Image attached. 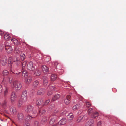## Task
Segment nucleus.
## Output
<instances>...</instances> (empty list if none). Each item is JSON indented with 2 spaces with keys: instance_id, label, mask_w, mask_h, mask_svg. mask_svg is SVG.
<instances>
[{
  "instance_id": "nucleus-8",
  "label": "nucleus",
  "mask_w": 126,
  "mask_h": 126,
  "mask_svg": "<svg viewBox=\"0 0 126 126\" xmlns=\"http://www.w3.org/2000/svg\"><path fill=\"white\" fill-rule=\"evenodd\" d=\"M27 69L33 71L35 68L33 65V63L32 62H30L28 64L27 66Z\"/></svg>"
},
{
  "instance_id": "nucleus-32",
  "label": "nucleus",
  "mask_w": 126,
  "mask_h": 126,
  "mask_svg": "<svg viewBox=\"0 0 126 126\" xmlns=\"http://www.w3.org/2000/svg\"><path fill=\"white\" fill-rule=\"evenodd\" d=\"M20 55L21 60L22 61L23 60L25 57V54L22 52H21V53H20Z\"/></svg>"
},
{
  "instance_id": "nucleus-42",
  "label": "nucleus",
  "mask_w": 126,
  "mask_h": 126,
  "mask_svg": "<svg viewBox=\"0 0 126 126\" xmlns=\"http://www.w3.org/2000/svg\"><path fill=\"white\" fill-rule=\"evenodd\" d=\"M93 111V109L91 108H90L88 110V112L89 114L90 115V113H91Z\"/></svg>"
},
{
  "instance_id": "nucleus-10",
  "label": "nucleus",
  "mask_w": 126,
  "mask_h": 126,
  "mask_svg": "<svg viewBox=\"0 0 126 126\" xmlns=\"http://www.w3.org/2000/svg\"><path fill=\"white\" fill-rule=\"evenodd\" d=\"M5 49L8 53H10L12 52L13 49L11 46L6 44L5 46Z\"/></svg>"
},
{
  "instance_id": "nucleus-4",
  "label": "nucleus",
  "mask_w": 126,
  "mask_h": 126,
  "mask_svg": "<svg viewBox=\"0 0 126 126\" xmlns=\"http://www.w3.org/2000/svg\"><path fill=\"white\" fill-rule=\"evenodd\" d=\"M25 110L29 114H34L37 113V111L33 109V107L30 105L28 106L25 108Z\"/></svg>"
},
{
  "instance_id": "nucleus-18",
  "label": "nucleus",
  "mask_w": 126,
  "mask_h": 126,
  "mask_svg": "<svg viewBox=\"0 0 126 126\" xmlns=\"http://www.w3.org/2000/svg\"><path fill=\"white\" fill-rule=\"evenodd\" d=\"M87 118L86 117L85 115H84L83 117L80 116L78 119L77 120V122H79L82 120H84L86 119Z\"/></svg>"
},
{
  "instance_id": "nucleus-37",
  "label": "nucleus",
  "mask_w": 126,
  "mask_h": 126,
  "mask_svg": "<svg viewBox=\"0 0 126 126\" xmlns=\"http://www.w3.org/2000/svg\"><path fill=\"white\" fill-rule=\"evenodd\" d=\"M8 80H9V82L10 83H11V84H12V83L14 81L13 80V78L11 77H9L7 79Z\"/></svg>"
},
{
  "instance_id": "nucleus-48",
  "label": "nucleus",
  "mask_w": 126,
  "mask_h": 126,
  "mask_svg": "<svg viewBox=\"0 0 126 126\" xmlns=\"http://www.w3.org/2000/svg\"><path fill=\"white\" fill-rule=\"evenodd\" d=\"M101 125V123L100 121L97 124V126H100Z\"/></svg>"
},
{
  "instance_id": "nucleus-51",
  "label": "nucleus",
  "mask_w": 126,
  "mask_h": 126,
  "mask_svg": "<svg viewBox=\"0 0 126 126\" xmlns=\"http://www.w3.org/2000/svg\"><path fill=\"white\" fill-rule=\"evenodd\" d=\"M55 88V87L54 86H51L50 87V89H55L54 88Z\"/></svg>"
},
{
  "instance_id": "nucleus-39",
  "label": "nucleus",
  "mask_w": 126,
  "mask_h": 126,
  "mask_svg": "<svg viewBox=\"0 0 126 126\" xmlns=\"http://www.w3.org/2000/svg\"><path fill=\"white\" fill-rule=\"evenodd\" d=\"M24 126H29L30 124L28 123V121H25L24 122Z\"/></svg>"
},
{
  "instance_id": "nucleus-20",
  "label": "nucleus",
  "mask_w": 126,
  "mask_h": 126,
  "mask_svg": "<svg viewBox=\"0 0 126 126\" xmlns=\"http://www.w3.org/2000/svg\"><path fill=\"white\" fill-rule=\"evenodd\" d=\"M34 74L37 76H39L41 74V70L38 69H36L34 72Z\"/></svg>"
},
{
  "instance_id": "nucleus-57",
  "label": "nucleus",
  "mask_w": 126,
  "mask_h": 126,
  "mask_svg": "<svg viewBox=\"0 0 126 126\" xmlns=\"http://www.w3.org/2000/svg\"><path fill=\"white\" fill-rule=\"evenodd\" d=\"M9 108L10 107V106H9Z\"/></svg>"
},
{
  "instance_id": "nucleus-29",
  "label": "nucleus",
  "mask_w": 126,
  "mask_h": 126,
  "mask_svg": "<svg viewBox=\"0 0 126 126\" xmlns=\"http://www.w3.org/2000/svg\"><path fill=\"white\" fill-rule=\"evenodd\" d=\"M11 40L14 42L15 44L16 45H18L20 44V43L18 42V40L15 38L11 39Z\"/></svg>"
},
{
  "instance_id": "nucleus-13",
  "label": "nucleus",
  "mask_w": 126,
  "mask_h": 126,
  "mask_svg": "<svg viewBox=\"0 0 126 126\" xmlns=\"http://www.w3.org/2000/svg\"><path fill=\"white\" fill-rule=\"evenodd\" d=\"M93 120H91L87 122L85 124V126H93Z\"/></svg>"
},
{
  "instance_id": "nucleus-55",
  "label": "nucleus",
  "mask_w": 126,
  "mask_h": 126,
  "mask_svg": "<svg viewBox=\"0 0 126 126\" xmlns=\"http://www.w3.org/2000/svg\"><path fill=\"white\" fill-rule=\"evenodd\" d=\"M1 32V35L3 34V33L2 32Z\"/></svg>"
},
{
  "instance_id": "nucleus-21",
  "label": "nucleus",
  "mask_w": 126,
  "mask_h": 126,
  "mask_svg": "<svg viewBox=\"0 0 126 126\" xmlns=\"http://www.w3.org/2000/svg\"><path fill=\"white\" fill-rule=\"evenodd\" d=\"M60 97V95L59 94H56L52 98V100L55 101L59 99Z\"/></svg>"
},
{
  "instance_id": "nucleus-9",
  "label": "nucleus",
  "mask_w": 126,
  "mask_h": 126,
  "mask_svg": "<svg viewBox=\"0 0 126 126\" xmlns=\"http://www.w3.org/2000/svg\"><path fill=\"white\" fill-rule=\"evenodd\" d=\"M7 57L6 56H4L0 59L1 60L0 63L3 66H4L6 65L7 63Z\"/></svg>"
},
{
  "instance_id": "nucleus-44",
  "label": "nucleus",
  "mask_w": 126,
  "mask_h": 126,
  "mask_svg": "<svg viewBox=\"0 0 126 126\" xmlns=\"http://www.w3.org/2000/svg\"><path fill=\"white\" fill-rule=\"evenodd\" d=\"M67 111L66 110H64L63 112H62V114L65 116H67Z\"/></svg>"
},
{
  "instance_id": "nucleus-50",
  "label": "nucleus",
  "mask_w": 126,
  "mask_h": 126,
  "mask_svg": "<svg viewBox=\"0 0 126 126\" xmlns=\"http://www.w3.org/2000/svg\"><path fill=\"white\" fill-rule=\"evenodd\" d=\"M54 65L55 66H56L58 64V63L57 62H55L54 63Z\"/></svg>"
},
{
  "instance_id": "nucleus-23",
  "label": "nucleus",
  "mask_w": 126,
  "mask_h": 126,
  "mask_svg": "<svg viewBox=\"0 0 126 126\" xmlns=\"http://www.w3.org/2000/svg\"><path fill=\"white\" fill-rule=\"evenodd\" d=\"M15 54H19L22 52L21 51L19 48L17 47H16L15 49Z\"/></svg>"
},
{
  "instance_id": "nucleus-45",
  "label": "nucleus",
  "mask_w": 126,
  "mask_h": 126,
  "mask_svg": "<svg viewBox=\"0 0 126 126\" xmlns=\"http://www.w3.org/2000/svg\"><path fill=\"white\" fill-rule=\"evenodd\" d=\"M2 86L0 85V94L2 92Z\"/></svg>"
},
{
  "instance_id": "nucleus-28",
  "label": "nucleus",
  "mask_w": 126,
  "mask_h": 126,
  "mask_svg": "<svg viewBox=\"0 0 126 126\" xmlns=\"http://www.w3.org/2000/svg\"><path fill=\"white\" fill-rule=\"evenodd\" d=\"M98 115L99 113L98 112H94L91 115V116L92 118H95L96 117H98Z\"/></svg>"
},
{
  "instance_id": "nucleus-16",
  "label": "nucleus",
  "mask_w": 126,
  "mask_h": 126,
  "mask_svg": "<svg viewBox=\"0 0 126 126\" xmlns=\"http://www.w3.org/2000/svg\"><path fill=\"white\" fill-rule=\"evenodd\" d=\"M48 119V117L45 116H44L42 118L41 120V122L42 123H46Z\"/></svg>"
},
{
  "instance_id": "nucleus-54",
  "label": "nucleus",
  "mask_w": 126,
  "mask_h": 126,
  "mask_svg": "<svg viewBox=\"0 0 126 126\" xmlns=\"http://www.w3.org/2000/svg\"><path fill=\"white\" fill-rule=\"evenodd\" d=\"M57 124H56V125H53L52 126H56L57 125Z\"/></svg>"
},
{
  "instance_id": "nucleus-6",
  "label": "nucleus",
  "mask_w": 126,
  "mask_h": 126,
  "mask_svg": "<svg viewBox=\"0 0 126 126\" xmlns=\"http://www.w3.org/2000/svg\"><path fill=\"white\" fill-rule=\"evenodd\" d=\"M59 112L55 113V115L51 116L49 122L50 124H52L55 122L57 117L59 116Z\"/></svg>"
},
{
  "instance_id": "nucleus-52",
  "label": "nucleus",
  "mask_w": 126,
  "mask_h": 126,
  "mask_svg": "<svg viewBox=\"0 0 126 126\" xmlns=\"http://www.w3.org/2000/svg\"><path fill=\"white\" fill-rule=\"evenodd\" d=\"M3 49V47H1V48H0V52H1L2 51V50Z\"/></svg>"
},
{
  "instance_id": "nucleus-3",
  "label": "nucleus",
  "mask_w": 126,
  "mask_h": 126,
  "mask_svg": "<svg viewBox=\"0 0 126 126\" xmlns=\"http://www.w3.org/2000/svg\"><path fill=\"white\" fill-rule=\"evenodd\" d=\"M22 84L20 82L16 80L13 81L12 83L11 87L13 88H15L16 90H20L21 88Z\"/></svg>"
},
{
  "instance_id": "nucleus-46",
  "label": "nucleus",
  "mask_w": 126,
  "mask_h": 126,
  "mask_svg": "<svg viewBox=\"0 0 126 126\" xmlns=\"http://www.w3.org/2000/svg\"><path fill=\"white\" fill-rule=\"evenodd\" d=\"M6 101H4L3 103L2 104V106L4 107L5 106H6Z\"/></svg>"
},
{
  "instance_id": "nucleus-12",
  "label": "nucleus",
  "mask_w": 126,
  "mask_h": 126,
  "mask_svg": "<svg viewBox=\"0 0 126 126\" xmlns=\"http://www.w3.org/2000/svg\"><path fill=\"white\" fill-rule=\"evenodd\" d=\"M71 97L70 95H67L66 96V99L64 100V103L66 105L68 104L70 102Z\"/></svg>"
},
{
  "instance_id": "nucleus-53",
  "label": "nucleus",
  "mask_w": 126,
  "mask_h": 126,
  "mask_svg": "<svg viewBox=\"0 0 126 126\" xmlns=\"http://www.w3.org/2000/svg\"><path fill=\"white\" fill-rule=\"evenodd\" d=\"M11 57H10V58H9V61H9V60H10L11 59Z\"/></svg>"
},
{
  "instance_id": "nucleus-14",
  "label": "nucleus",
  "mask_w": 126,
  "mask_h": 126,
  "mask_svg": "<svg viewBox=\"0 0 126 126\" xmlns=\"http://www.w3.org/2000/svg\"><path fill=\"white\" fill-rule=\"evenodd\" d=\"M67 116L68 121L69 122L72 120L74 117L73 114L72 113H70L69 115H67Z\"/></svg>"
},
{
  "instance_id": "nucleus-17",
  "label": "nucleus",
  "mask_w": 126,
  "mask_h": 126,
  "mask_svg": "<svg viewBox=\"0 0 126 126\" xmlns=\"http://www.w3.org/2000/svg\"><path fill=\"white\" fill-rule=\"evenodd\" d=\"M42 68L44 73H46L48 72V69L46 65H43L42 66Z\"/></svg>"
},
{
  "instance_id": "nucleus-56",
  "label": "nucleus",
  "mask_w": 126,
  "mask_h": 126,
  "mask_svg": "<svg viewBox=\"0 0 126 126\" xmlns=\"http://www.w3.org/2000/svg\"><path fill=\"white\" fill-rule=\"evenodd\" d=\"M11 63V61H10V63Z\"/></svg>"
},
{
  "instance_id": "nucleus-1",
  "label": "nucleus",
  "mask_w": 126,
  "mask_h": 126,
  "mask_svg": "<svg viewBox=\"0 0 126 126\" xmlns=\"http://www.w3.org/2000/svg\"><path fill=\"white\" fill-rule=\"evenodd\" d=\"M12 61L14 62H16V64L14 66H12L11 64H9L8 66L11 67V71L12 72V70H15L17 68L18 65L20 64V59L18 57L16 56H13L12 58Z\"/></svg>"
},
{
  "instance_id": "nucleus-35",
  "label": "nucleus",
  "mask_w": 126,
  "mask_h": 126,
  "mask_svg": "<svg viewBox=\"0 0 126 126\" xmlns=\"http://www.w3.org/2000/svg\"><path fill=\"white\" fill-rule=\"evenodd\" d=\"M38 81L37 80L33 82V87H37V86H38Z\"/></svg>"
},
{
  "instance_id": "nucleus-15",
  "label": "nucleus",
  "mask_w": 126,
  "mask_h": 126,
  "mask_svg": "<svg viewBox=\"0 0 126 126\" xmlns=\"http://www.w3.org/2000/svg\"><path fill=\"white\" fill-rule=\"evenodd\" d=\"M32 80V77L31 76H28L27 78L25 80V82L27 84H28L31 82Z\"/></svg>"
},
{
  "instance_id": "nucleus-19",
  "label": "nucleus",
  "mask_w": 126,
  "mask_h": 126,
  "mask_svg": "<svg viewBox=\"0 0 126 126\" xmlns=\"http://www.w3.org/2000/svg\"><path fill=\"white\" fill-rule=\"evenodd\" d=\"M37 94L39 95H43L44 94V90L41 88L38 90Z\"/></svg>"
},
{
  "instance_id": "nucleus-49",
  "label": "nucleus",
  "mask_w": 126,
  "mask_h": 126,
  "mask_svg": "<svg viewBox=\"0 0 126 126\" xmlns=\"http://www.w3.org/2000/svg\"><path fill=\"white\" fill-rule=\"evenodd\" d=\"M35 126H38V125L39 123L37 121H35Z\"/></svg>"
},
{
  "instance_id": "nucleus-33",
  "label": "nucleus",
  "mask_w": 126,
  "mask_h": 126,
  "mask_svg": "<svg viewBox=\"0 0 126 126\" xmlns=\"http://www.w3.org/2000/svg\"><path fill=\"white\" fill-rule=\"evenodd\" d=\"M79 106L78 104H77L73 106L72 108L73 110H75L78 109L79 107Z\"/></svg>"
},
{
  "instance_id": "nucleus-7",
  "label": "nucleus",
  "mask_w": 126,
  "mask_h": 126,
  "mask_svg": "<svg viewBox=\"0 0 126 126\" xmlns=\"http://www.w3.org/2000/svg\"><path fill=\"white\" fill-rule=\"evenodd\" d=\"M16 93L14 92H12L11 95L10 99L11 103H13L16 100Z\"/></svg>"
},
{
  "instance_id": "nucleus-38",
  "label": "nucleus",
  "mask_w": 126,
  "mask_h": 126,
  "mask_svg": "<svg viewBox=\"0 0 126 126\" xmlns=\"http://www.w3.org/2000/svg\"><path fill=\"white\" fill-rule=\"evenodd\" d=\"M27 63V62L26 61H25L22 63V67L23 70L24 69V67L25 66L26 64Z\"/></svg>"
},
{
  "instance_id": "nucleus-40",
  "label": "nucleus",
  "mask_w": 126,
  "mask_h": 126,
  "mask_svg": "<svg viewBox=\"0 0 126 126\" xmlns=\"http://www.w3.org/2000/svg\"><path fill=\"white\" fill-rule=\"evenodd\" d=\"M86 107L87 108L91 106V104L89 102H85Z\"/></svg>"
},
{
  "instance_id": "nucleus-5",
  "label": "nucleus",
  "mask_w": 126,
  "mask_h": 126,
  "mask_svg": "<svg viewBox=\"0 0 126 126\" xmlns=\"http://www.w3.org/2000/svg\"><path fill=\"white\" fill-rule=\"evenodd\" d=\"M7 81L6 80V78H4L2 82V84H3L5 87V89L4 92V95L5 97L7 95L8 92L9 88L6 86Z\"/></svg>"
},
{
  "instance_id": "nucleus-36",
  "label": "nucleus",
  "mask_w": 126,
  "mask_h": 126,
  "mask_svg": "<svg viewBox=\"0 0 126 126\" xmlns=\"http://www.w3.org/2000/svg\"><path fill=\"white\" fill-rule=\"evenodd\" d=\"M8 72L6 70H4L3 72V75L4 76H6L8 74Z\"/></svg>"
},
{
  "instance_id": "nucleus-47",
  "label": "nucleus",
  "mask_w": 126,
  "mask_h": 126,
  "mask_svg": "<svg viewBox=\"0 0 126 126\" xmlns=\"http://www.w3.org/2000/svg\"><path fill=\"white\" fill-rule=\"evenodd\" d=\"M52 92L51 91H48L47 93V95H50L52 94Z\"/></svg>"
},
{
  "instance_id": "nucleus-11",
  "label": "nucleus",
  "mask_w": 126,
  "mask_h": 126,
  "mask_svg": "<svg viewBox=\"0 0 126 126\" xmlns=\"http://www.w3.org/2000/svg\"><path fill=\"white\" fill-rule=\"evenodd\" d=\"M66 122V119L65 118H63L58 123V124L59 125H64L65 124Z\"/></svg>"
},
{
  "instance_id": "nucleus-2",
  "label": "nucleus",
  "mask_w": 126,
  "mask_h": 126,
  "mask_svg": "<svg viewBox=\"0 0 126 126\" xmlns=\"http://www.w3.org/2000/svg\"><path fill=\"white\" fill-rule=\"evenodd\" d=\"M27 91H24L22 94L21 99L19 100L18 103V107H20L22 105L23 102H26L27 99Z\"/></svg>"
},
{
  "instance_id": "nucleus-22",
  "label": "nucleus",
  "mask_w": 126,
  "mask_h": 126,
  "mask_svg": "<svg viewBox=\"0 0 126 126\" xmlns=\"http://www.w3.org/2000/svg\"><path fill=\"white\" fill-rule=\"evenodd\" d=\"M4 38L5 40H9L11 39V37L8 34L6 33L4 35Z\"/></svg>"
},
{
  "instance_id": "nucleus-34",
  "label": "nucleus",
  "mask_w": 126,
  "mask_h": 126,
  "mask_svg": "<svg viewBox=\"0 0 126 126\" xmlns=\"http://www.w3.org/2000/svg\"><path fill=\"white\" fill-rule=\"evenodd\" d=\"M46 111V110L44 109H42L39 111V114L41 115L44 114Z\"/></svg>"
},
{
  "instance_id": "nucleus-30",
  "label": "nucleus",
  "mask_w": 126,
  "mask_h": 126,
  "mask_svg": "<svg viewBox=\"0 0 126 126\" xmlns=\"http://www.w3.org/2000/svg\"><path fill=\"white\" fill-rule=\"evenodd\" d=\"M57 78V75L55 74H52L51 76V81H54Z\"/></svg>"
},
{
  "instance_id": "nucleus-31",
  "label": "nucleus",
  "mask_w": 126,
  "mask_h": 126,
  "mask_svg": "<svg viewBox=\"0 0 126 126\" xmlns=\"http://www.w3.org/2000/svg\"><path fill=\"white\" fill-rule=\"evenodd\" d=\"M10 111L12 114L14 113L16 111V110L15 107H13L11 108Z\"/></svg>"
},
{
  "instance_id": "nucleus-41",
  "label": "nucleus",
  "mask_w": 126,
  "mask_h": 126,
  "mask_svg": "<svg viewBox=\"0 0 126 126\" xmlns=\"http://www.w3.org/2000/svg\"><path fill=\"white\" fill-rule=\"evenodd\" d=\"M32 118V117L29 114L25 117V118L27 120H29L30 119H31Z\"/></svg>"
},
{
  "instance_id": "nucleus-27",
  "label": "nucleus",
  "mask_w": 126,
  "mask_h": 126,
  "mask_svg": "<svg viewBox=\"0 0 126 126\" xmlns=\"http://www.w3.org/2000/svg\"><path fill=\"white\" fill-rule=\"evenodd\" d=\"M28 75V73L26 70L22 69V77H25Z\"/></svg>"
},
{
  "instance_id": "nucleus-25",
  "label": "nucleus",
  "mask_w": 126,
  "mask_h": 126,
  "mask_svg": "<svg viewBox=\"0 0 126 126\" xmlns=\"http://www.w3.org/2000/svg\"><path fill=\"white\" fill-rule=\"evenodd\" d=\"M17 117L18 120H21L23 118V114L21 113H18L17 115Z\"/></svg>"
},
{
  "instance_id": "nucleus-43",
  "label": "nucleus",
  "mask_w": 126,
  "mask_h": 126,
  "mask_svg": "<svg viewBox=\"0 0 126 126\" xmlns=\"http://www.w3.org/2000/svg\"><path fill=\"white\" fill-rule=\"evenodd\" d=\"M50 101V99H48L45 102L44 104V106L45 105H47L49 102Z\"/></svg>"
},
{
  "instance_id": "nucleus-24",
  "label": "nucleus",
  "mask_w": 126,
  "mask_h": 126,
  "mask_svg": "<svg viewBox=\"0 0 126 126\" xmlns=\"http://www.w3.org/2000/svg\"><path fill=\"white\" fill-rule=\"evenodd\" d=\"M43 102V100L41 99H38L36 102L37 105L39 106L42 104Z\"/></svg>"
},
{
  "instance_id": "nucleus-26",
  "label": "nucleus",
  "mask_w": 126,
  "mask_h": 126,
  "mask_svg": "<svg viewBox=\"0 0 126 126\" xmlns=\"http://www.w3.org/2000/svg\"><path fill=\"white\" fill-rule=\"evenodd\" d=\"M43 79L44 84L45 85H47L48 84L47 78L46 77H43Z\"/></svg>"
}]
</instances>
